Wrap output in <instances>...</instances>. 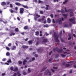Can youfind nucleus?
Returning <instances> with one entry per match:
<instances>
[{"mask_svg":"<svg viewBox=\"0 0 76 76\" xmlns=\"http://www.w3.org/2000/svg\"><path fill=\"white\" fill-rule=\"evenodd\" d=\"M61 56L62 57H66V55H64L63 54H61Z\"/></svg>","mask_w":76,"mask_h":76,"instance_id":"24","label":"nucleus"},{"mask_svg":"<svg viewBox=\"0 0 76 76\" xmlns=\"http://www.w3.org/2000/svg\"><path fill=\"white\" fill-rule=\"evenodd\" d=\"M40 14H41V15H42V14H44V12L42 11H40Z\"/></svg>","mask_w":76,"mask_h":76,"instance_id":"38","label":"nucleus"},{"mask_svg":"<svg viewBox=\"0 0 76 76\" xmlns=\"http://www.w3.org/2000/svg\"><path fill=\"white\" fill-rule=\"evenodd\" d=\"M51 71H52V72H53V73H54V72H55V71L54 70L52 69H51Z\"/></svg>","mask_w":76,"mask_h":76,"instance_id":"60","label":"nucleus"},{"mask_svg":"<svg viewBox=\"0 0 76 76\" xmlns=\"http://www.w3.org/2000/svg\"><path fill=\"white\" fill-rule=\"evenodd\" d=\"M6 48L7 50H8V51H10V48H9V47L6 46Z\"/></svg>","mask_w":76,"mask_h":76,"instance_id":"30","label":"nucleus"},{"mask_svg":"<svg viewBox=\"0 0 76 76\" xmlns=\"http://www.w3.org/2000/svg\"><path fill=\"white\" fill-rule=\"evenodd\" d=\"M51 53H52V51H51L49 53V56H50L51 54Z\"/></svg>","mask_w":76,"mask_h":76,"instance_id":"63","label":"nucleus"},{"mask_svg":"<svg viewBox=\"0 0 76 76\" xmlns=\"http://www.w3.org/2000/svg\"><path fill=\"white\" fill-rule=\"evenodd\" d=\"M47 41H48V40L47 39H43L42 42H47Z\"/></svg>","mask_w":76,"mask_h":76,"instance_id":"9","label":"nucleus"},{"mask_svg":"<svg viewBox=\"0 0 76 76\" xmlns=\"http://www.w3.org/2000/svg\"><path fill=\"white\" fill-rule=\"evenodd\" d=\"M22 47L23 48H28V46L23 45L22 46Z\"/></svg>","mask_w":76,"mask_h":76,"instance_id":"13","label":"nucleus"},{"mask_svg":"<svg viewBox=\"0 0 76 76\" xmlns=\"http://www.w3.org/2000/svg\"><path fill=\"white\" fill-rule=\"evenodd\" d=\"M7 62V63H12V61H11V59H8Z\"/></svg>","mask_w":76,"mask_h":76,"instance_id":"22","label":"nucleus"},{"mask_svg":"<svg viewBox=\"0 0 76 76\" xmlns=\"http://www.w3.org/2000/svg\"><path fill=\"white\" fill-rule=\"evenodd\" d=\"M70 66V64H66V65L65 66L66 67H69Z\"/></svg>","mask_w":76,"mask_h":76,"instance_id":"36","label":"nucleus"},{"mask_svg":"<svg viewBox=\"0 0 76 76\" xmlns=\"http://www.w3.org/2000/svg\"><path fill=\"white\" fill-rule=\"evenodd\" d=\"M45 16H43L42 18V21H43V20H44V19H45Z\"/></svg>","mask_w":76,"mask_h":76,"instance_id":"31","label":"nucleus"},{"mask_svg":"<svg viewBox=\"0 0 76 76\" xmlns=\"http://www.w3.org/2000/svg\"><path fill=\"white\" fill-rule=\"evenodd\" d=\"M2 61H6V58H4L2 59Z\"/></svg>","mask_w":76,"mask_h":76,"instance_id":"42","label":"nucleus"},{"mask_svg":"<svg viewBox=\"0 0 76 76\" xmlns=\"http://www.w3.org/2000/svg\"><path fill=\"white\" fill-rule=\"evenodd\" d=\"M24 10H25L24 9V8H20V14H23L24 12Z\"/></svg>","mask_w":76,"mask_h":76,"instance_id":"4","label":"nucleus"},{"mask_svg":"<svg viewBox=\"0 0 76 76\" xmlns=\"http://www.w3.org/2000/svg\"><path fill=\"white\" fill-rule=\"evenodd\" d=\"M10 4V2L9 1H7V5H8V4Z\"/></svg>","mask_w":76,"mask_h":76,"instance_id":"55","label":"nucleus"},{"mask_svg":"<svg viewBox=\"0 0 76 76\" xmlns=\"http://www.w3.org/2000/svg\"><path fill=\"white\" fill-rule=\"evenodd\" d=\"M61 13H65V11H64V10H63V9H62V10H61Z\"/></svg>","mask_w":76,"mask_h":76,"instance_id":"33","label":"nucleus"},{"mask_svg":"<svg viewBox=\"0 0 76 76\" xmlns=\"http://www.w3.org/2000/svg\"><path fill=\"white\" fill-rule=\"evenodd\" d=\"M23 75H26V72H24L23 73Z\"/></svg>","mask_w":76,"mask_h":76,"instance_id":"62","label":"nucleus"},{"mask_svg":"<svg viewBox=\"0 0 76 76\" xmlns=\"http://www.w3.org/2000/svg\"><path fill=\"white\" fill-rule=\"evenodd\" d=\"M69 44L70 45H73V43H72V42H70Z\"/></svg>","mask_w":76,"mask_h":76,"instance_id":"59","label":"nucleus"},{"mask_svg":"<svg viewBox=\"0 0 76 76\" xmlns=\"http://www.w3.org/2000/svg\"><path fill=\"white\" fill-rule=\"evenodd\" d=\"M48 72H49V70L47 69L45 71V72L44 73V75H48Z\"/></svg>","mask_w":76,"mask_h":76,"instance_id":"7","label":"nucleus"},{"mask_svg":"<svg viewBox=\"0 0 76 76\" xmlns=\"http://www.w3.org/2000/svg\"><path fill=\"white\" fill-rule=\"evenodd\" d=\"M53 69H58V68H57V67H53Z\"/></svg>","mask_w":76,"mask_h":76,"instance_id":"56","label":"nucleus"},{"mask_svg":"<svg viewBox=\"0 0 76 76\" xmlns=\"http://www.w3.org/2000/svg\"><path fill=\"white\" fill-rule=\"evenodd\" d=\"M70 17H72V16H74V14L73 13V12H70Z\"/></svg>","mask_w":76,"mask_h":76,"instance_id":"10","label":"nucleus"},{"mask_svg":"<svg viewBox=\"0 0 76 76\" xmlns=\"http://www.w3.org/2000/svg\"><path fill=\"white\" fill-rule=\"evenodd\" d=\"M39 42L38 41H37V42L36 43V45H38L39 44Z\"/></svg>","mask_w":76,"mask_h":76,"instance_id":"28","label":"nucleus"},{"mask_svg":"<svg viewBox=\"0 0 76 76\" xmlns=\"http://www.w3.org/2000/svg\"><path fill=\"white\" fill-rule=\"evenodd\" d=\"M64 10H65V12H69L71 11L72 10V9H69V10H66V8L65 7L64 8Z\"/></svg>","mask_w":76,"mask_h":76,"instance_id":"6","label":"nucleus"},{"mask_svg":"<svg viewBox=\"0 0 76 76\" xmlns=\"http://www.w3.org/2000/svg\"><path fill=\"white\" fill-rule=\"evenodd\" d=\"M15 10L17 11L18 10V8L17 7H16L15 8Z\"/></svg>","mask_w":76,"mask_h":76,"instance_id":"51","label":"nucleus"},{"mask_svg":"<svg viewBox=\"0 0 76 76\" xmlns=\"http://www.w3.org/2000/svg\"><path fill=\"white\" fill-rule=\"evenodd\" d=\"M35 57H38V54H36L34 55Z\"/></svg>","mask_w":76,"mask_h":76,"instance_id":"54","label":"nucleus"},{"mask_svg":"<svg viewBox=\"0 0 76 76\" xmlns=\"http://www.w3.org/2000/svg\"><path fill=\"white\" fill-rule=\"evenodd\" d=\"M44 27H46L47 28H48V25H45L44 26Z\"/></svg>","mask_w":76,"mask_h":76,"instance_id":"58","label":"nucleus"},{"mask_svg":"<svg viewBox=\"0 0 76 76\" xmlns=\"http://www.w3.org/2000/svg\"><path fill=\"white\" fill-rule=\"evenodd\" d=\"M75 19H76V18L73 17L72 18L69 19V20L70 22H72L73 24H75Z\"/></svg>","mask_w":76,"mask_h":76,"instance_id":"3","label":"nucleus"},{"mask_svg":"<svg viewBox=\"0 0 76 76\" xmlns=\"http://www.w3.org/2000/svg\"><path fill=\"white\" fill-rule=\"evenodd\" d=\"M52 60H53L52 58H51L50 59L48 60L49 62V63H52Z\"/></svg>","mask_w":76,"mask_h":76,"instance_id":"26","label":"nucleus"},{"mask_svg":"<svg viewBox=\"0 0 76 76\" xmlns=\"http://www.w3.org/2000/svg\"><path fill=\"white\" fill-rule=\"evenodd\" d=\"M23 28H24V29H25V30L28 29V26H26L24 27Z\"/></svg>","mask_w":76,"mask_h":76,"instance_id":"20","label":"nucleus"},{"mask_svg":"<svg viewBox=\"0 0 76 76\" xmlns=\"http://www.w3.org/2000/svg\"><path fill=\"white\" fill-rule=\"evenodd\" d=\"M31 72V70H30V68H28V73H30Z\"/></svg>","mask_w":76,"mask_h":76,"instance_id":"40","label":"nucleus"},{"mask_svg":"<svg viewBox=\"0 0 76 76\" xmlns=\"http://www.w3.org/2000/svg\"><path fill=\"white\" fill-rule=\"evenodd\" d=\"M41 20H42L41 19H38V21H39V22H41Z\"/></svg>","mask_w":76,"mask_h":76,"instance_id":"61","label":"nucleus"},{"mask_svg":"<svg viewBox=\"0 0 76 76\" xmlns=\"http://www.w3.org/2000/svg\"><path fill=\"white\" fill-rule=\"evenodd\" d=\"M36 16H37L38 17H40L39 15L38 14H36Z\"/></svg>","mask_w":76,"mask_h":76,"instance_id":"37","label":"nucleus"},{"mask_svg":"<svg viewBox=\"0 0 76 76\" xmlns=\"http://www.w3.org/2000/svg\"><path fill=\"white\" fill-rule=\"evenodd\" d=\"M13 71L14 72H16V71H18V69L17 67L15 68V69H13Z\"/></svg>","mask_w":76,"mask_h":76,"instance_id":"21","label":"nucleus"},{"mask_svg":"<svg viewBox=\"0 0 76 76\" xmlns=\"http://www.w3.org/2000/svg\"><path fill=\"white\" fill-rule=\"evenodd\" d=\"M56 21V22L59 23V24H61V23H62V21H61V18L58 19Z\"/></svg>","mask_w":76,"mask_h":76,"instance_id":"5","label":"nucleus"},{"mask_svg":"<svg viewBox=\"0 0 76 76\" xmlns=\"http://www.w3.org/2000/svg\"><path fill=\"white\" fill-rule=\"evenodd\" d=\"M13 66H11L10 67V70H13Z\"/></svg>","mask_w":76,"mask_h":76,"instance_id":"44","label":"nucleus"},{"mask_svg":"<svg viewBox=\"0 0 76 76\" xmlns=\"http://www.w3.org/2000/svg\"><path fill=\"white\" fill-rule=\"evenodd\" d=\"M63 16H64V17H65L66 16H67V15H68V14H63Z\"/></svg>","mask_w":76,"mask_h":76,"instance_id":"45","label":"nucleus"},{"mask_svg":"<svg viewBox=\"0 0 76 76\" xmlns=\"http://www.w3.org/2000/svg\"><path fill=\"white\" fill-rule=\"evenodd\" d=\"M6 55L7 56H10V53H9V52H7L6 53Z\"/></svg>","mask_w":76,"mask_h":76,"instance_id":"29","label":"nucleus"},{"mask_svg":"<svg viewBox=\"0 0 76 76\" xmlns=\"http://www.w3.org/2000/svg\"><path fill=\"white\" fill-rule=\"evenodd\" d=\"M13 76H17V74L16 73H15L13 75Z\"/></svg>","mask_w":76,"mask_h":76,"instance_id":"57","label":"nucleus"},{"mask_svg":"<svg viewBox=\"0 0 76 76\" xmlns=\"http://www.w3.org/2000/svg\"><path fill=\"white\" fill-rule=\"evenodd\" d=\"M69 37L68 38V40H70L72 38V36L69 35Z\"/></svg>","mask_w":76,"mask_h":76,"instance_id":"34","label":"nucleus"},{"mask_svg":"<svg viewBox=\"0 0 76 76\" xmlns=\"http://www.w3.org/2000/svg\"><path fill=\"white\" fill-rule=\"evenodd\" d=\"M17 19L18 20H20V19L19 17H17Z\"/></svg>","mask_w":76,"mask_h":76,"instance_id":"64","label":"nucleus"},{"mask_svg":"<svg viewBox=\"0 0 76 76\" xmlns=\"http://www.w3.org/2000/svg\"><path fill=\"white\" fill-rule=\"evenodd\" d=\"M26 62H27V61L26 59H24V60L23 61V65H25V64H26Z\"/></svg>","mask_w":76,"mask_h":76,"instance_id":"8","label":"nucleus"},{"mask_svg":"<svg viewBox=\"0 0 76 76\" xmlns=\"http://www.w3.org/2000/svg\"><path fill=\"white\" fill-rule=\"evenodd\" d=\"M58 56H59V55L58 54H56L55 55V58H58Z\"/></svg>","mask_w":76,"mask_h":76,"instance_id":"27","label":"nucleus"},{"mask_svg":"<svg viewBox=\"0 0 76 76\" xmlns=\"http://www.w3.org/2000/svg\"><path fill=\"white\" fill-rule=\"evenodd\" d=\"M22 61H18V63H19V64H22Z\"/></svg>","mask_w":76,"mask_h":76,"instance_id":"43","label":"nucleus"},{"mask_svg":"<svg viewBox=\"0 0 76 76\" xmlns=\"http://www.w3.org/2000/svg\"><path fill=\"white\" fill-rule=\"evenodd\" d=\"M22 6H23V7H24V8H25L26 9H29V7H28V6H26V5H22Z\"/></svg>","mask_w":76,"mask_h":76,"instance_id":"11","label":"nucleus"},{"mask_svg":"<svg viewBox=\"0 0 76 76\" xmlns=\"http://www.w3.org/2000/svg\"><path fill=\"white\" fill-rule=\"evenodd\" d=\"M6 75V73H3L1 74L2 76H4V75Z\"/></svg>","mask_w":76,"mask_h":76,"instance_id":"53","label":"nucleus"},{"mask_svg":"<svg viewBox=\"0 0 76 76\" xmlns=\"http://www.w3.org/2000/svg\"><path fill=\"white\" fill-rule=\"evenodd\" d=\"M61 41L62 42H64V41L63 39H61Z\"/></svg>","mask_w":76,"mask_h":76,"instance_id":"48","label":"nucleus"},{"mask_svg":"<svg viewBox=\"0 0 76 76\" xmlns=\"http://www.w3.org/2000/svg\"><path fill=\"white\" fill-rule=\"evenodd\" d=\"M63 65H64L66 64V62L63 61L62 63Z\"/></svg>","mask_w":76,"mask_h":76,"instance_id":"39","label":"nucleus"},{"mask_svg":"<svg viewBox=\"0 0 76 76\" xmlns=\"http://www.w3.org/2000/svg\"><path fill=\"white\" fill-rule=\"evenodd\" d=\"M16 47L15 46H13L12 48V50H16Z\"/></svg>","mask_w":76,"mask_h":76,"instance_id":"17","label":"nucleus"},{"mask_svg":"<svg viewBox=\"0 0 76 76\" xmlns=\"http://www.w3.org/2000/svg\"><path fill=\"white\" fill-rule=\"evenodd\" d=\"M67 1H65L63 2V4H66V3H67Z\"/></svg>","mask_w":76,"mask_h":76,"instance_id":"46","label":"nucleus"},{"mask_svg":"<svg viewBox=\"0 0 76 76\" xmlns=\"http://www.w3.org/2000/svg\"><path fill=\"white\" fill-rule=\"evenodd\" d=\"M53 50L54 52H55L56 51L57 52L59 53H60V52H62L63 51L62 49H60V50L58 47H56L54 49H53Z\"/></svg>","mask_w":76,"mask_h":76,"instance_id":"2","label":"nucleus"},{"mask_svg":"<svg viewBox=\"0 0 76 76\" xmlns=\"http://www.w3.org/2000/svg\"><path fill=\"white\" fill-rule=\"evenodd\" d=\"M47 67H44L41 70V72H43V71H44V70H45V69H47Z\"/></svg>","mask_w":76,"mask_h":76,"instance_id":"19","label":"nucleus"},{"mask_svg":"<svg viewBox=\"0 0 76 76\" xmlns=\"http://www.w3.org/2000/svg\"><path fill=\"white\" fill-rule=\"evenodd\" d=\"M50 16H51V18H53L54 16H53V14H51L50 15Z\"/></svg>","mask_w":76,"mask_h":76,"instance_id":"50","label":"nucleus"},{"mask_svg":"<svg viewBox=\"0 0 76 76\" xmlns=\"http://www.w3.org/2000/svg\"><path fill=\"white\" fill-rule=\"evenodd\" d=\"M35 60V58L34 57L33 58L31 59L32 61H34Z\"/></svg>","mask_w":76,"mask_h":76,"instance_id":"49","label":"nucleus"},{"mask_svg":"<svg viewBox=\"0 0 76 76\" xmlns=\"http://www.w3.org/2000/svg\"><path fill=\"white\" fill-rule=\"evenodd\" d=\"M9 11H10L11 13H13L14 12V11L12 9L10 10Z\"/></svg>","mask_w":76,"mask_h":76,"instance_id":"32","label":"nucleus"},{"mask_svg":"<svg viewBox=\"0 0 76 76\" xmlns=\"http://www.w3.org/2000/svg\"><path fill=\"white\" fill-rule=\"evenodd\" d=\"M28 42L29 45H31V44H32V40H31L29 41H28Z\"/></svg>","mask_w":76,"mask_h":76,"instance_id":"15","label":"nucleus"},{"mask_svg":"<svg viewBox=\"0 0 76 76\" xmlns=\"http://www.w3.org/2000/svg\"><path fill=\"white\" fill-rule=\"evenodd\" d=\"M15 32H19V28H16L15 29Z\"/></svg>","mask_w":76,"mask_h":76,"instance_id":"23","label":"nucleus"},{"mask_svg":"<svg viewBox=\"0 0 76 76\" xmlns=\"http://www.w3.org/2000/svg\"><path fill=\"white\" fill-rule=\"evenodd\" d=\"M39 34V32L38 31H36L35 32V35H37V36H38Z\"/></svg>","mask_w":76,"mask_h":76,"instance_id":"16","label":"nucleus"},{"mask_svg":"<svg viewBox=\"0 0 76 76\" xmlns=\"http://www.w3.org/2000/svg\"><path fill=\"white\" fill-rule=\"evenodd\" d=\"M10 7L11 8H13V5H12V4H10Z\"/></svg>","mask_w":76,"mask_h":76,"instance_id":"47","label":"nucleus"},{"mask_svg":"<svg viewBox=\"0 0 76 76\" xmlns=\"http://www.w3.org/2000/svg\"><path fill=\"white\" fill-rule=\"evenodd\" d=\"M53 36L55 38V42H58L57 43V45H59L60 44V43H59V40H58V36L57 35L56 32H54Z\"/></svg>","mask_w":76,"mask_h":76,"instance_id":"1","label":"nucleus"},{"mask_svg":"<svg viewBox=\"0 0 76 76\" xmlns=\"http://www.w3.org/2000/svg\"><path fill=\"white\" fill-rule=\"evenodd\" d=\"M1 5L2 6H4V5H6V3L4 2H1Z\"/></svg>","mask_w":76,"mask_h":76,"instance_id":"14","label":"nucleus"},{"mask_svg":"<svg viewBox=\"0 0 76 76\" xmlns=\"http://www.w3.org/2000/svg\"><path fill=\"white\" fill-rule=\"evenodd\" d=\"M53 23H56V21L54 20V19H53Z\"/></svg>","mask_w":76,"mask_h":76,"instance_id":"52","label":"nucleus"},{"mask_svg":"<svg viewBox=\"0 0 76 76\" xmlns=\"http://www.w3.org/2000/svg\"><path fill=\"white\" fill-rule=\"evenodd\" d=\"M15 35V33H12V34H10V35L11 36V37L12 36V35Z\"/></svg>","mask_w":76,"mask_h":76,"instance_id":"25","label":"nucleus"},{"mask_svg":"<svg viewBox=\"0 0 76 76\" xmlns=\"http://www.w3.org/2000/svg\"><path fill=\"white\" fill-rule=\"evenodd\" d=\"M47 22L48 23H51V20L50 18H48Z\"/></svg>","mask_w":76,"mask_h":76,"instance_id":"12","label":"nucleus"},{"mask_svg":"<svg viewBox=\"0 0 76 76\" xmlns=\"http://www.w3.org/2000/svg\"><path fill=\"white\" fill-rule=\"evenodd\" d=\"M64 27L67 28L69 27V25L67 24H65L64 25Z\"/></svg>","mask_w":76,"mask_h":76,"instance_id":"35","label":"nucleus"},{"mask_svg":"<svg viewBox=\"0 0 76 76\" xmlns=\"http://www.w3.org/2000/svg\"><path fill=\"white\" fill-rule=\"evenodd\" d=\"M11 45H12V43H9L8 45V47H10V46H11Z\"/></svg>","mask_w":76,"mask_h":76,"instance_id":"41","label":"nucleus"},{"mask_svg":"<svg viewBox=\"0 0 76 76\" xmlns=\"http://www.w3.org/2000/svg\"><path fill=\"white\" fill-rule=\"evenodd\" d=\"M15 4L17 6H21V4L18 2H16L15 3Z\"/></svg>","mask_w":76,"mask_h":76,"instance_id":"18","label":"nucleus"}]
</instances>
